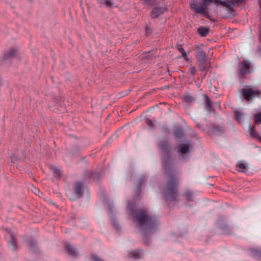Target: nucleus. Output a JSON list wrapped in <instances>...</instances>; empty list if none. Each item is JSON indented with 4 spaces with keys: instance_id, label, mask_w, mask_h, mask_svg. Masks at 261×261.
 Wrapping results in <instances>:
<instances>
[{
    "instance_id": "obj_33",
    "label": "nucleus",
    "mask_w": 261,
    "mask_h": 261,
    "mask_svg": "<svg viewBox=\"0 0 261 261\" xmlns=\"http://www.w3.org/2000/svg\"><path fill=\"white\" fill-rule=\"evenodd\" d=\"M258 51L261 54V46L258 47Z\"/></svg>"
},
{
    "instance_id": "obj_25",
    "label": "nucleus",
    "mask_w": 261,
    "mask_h": 261,
    "mask_svg": "<svg viewBox=\"0 0 261 261\" xmlns=\"http://www.w3.org/2000/svg\"><path fill=\"white\" fill-rule=\"evenodd\" d=\"M103 2L106 6L112 7L113 3L111 0H103L101 3Z\"/></svg>"
},
{
    "instance_id": "obj_17",
    "label": "nucleus",
    "mask_w": 261,
    "mask_h": 261,
    "mask_svg": "<svg viewBox=\"0 0 261 261\" xmlns=\"http://www.w3.org/2000/svg\"><path fill=\"white\" fill-rule=\"evenodd\" d=\"M198 32L200 36L204 37L208 33L209 30L207 28L201 27L198 29Z\"/></svg>"
},
{
    "instance_id": "obj_18",
    "label": "nucleus",
    "mask_w": 261,
    "mask_h": 261,
    "mask_svg": "<svg viewBox=\"0 0 261 261\" xmlns=\"http://www.w3.org/2000/svg\"><path fill=\"white\" fill-rule=\"evenodd\" d=\"M236 167L237 170L240 172H244L246 169V165L243 163H238Z\"/></svg>"
},
{
    "instance_id": "obj_8",
    "label": "nucleus",
    "mask_w": 261,
    "mask_h": 261,
    "mask_svg": "<svg viewBox=\"0 0 261 261\" xmlns=\"http://www.w3.org/2000/svg\"><path fill=\"white\" fill-rule=\"evenodd\" d=\"M18 49L15 48H11L6 51L4 55L5 59H12L17 57Z\"/></svg>"
},
{
    "instance_id": "obj_14",
    "label": "nucleus",
    "mask_w": 261,
    "mask_h": 261,
    "mask_svg": "<svg viewBox=\"0 0 261 261\" xmlns=\"http://www.w3.org/2000/svg\"><path fill=\"white\" fill-rule=\"evenodd\" d=\"M249 134L252 138L258 139L261 142V136L257 134L254 125L250 129Z\"/></svg>"
},
{
    "instance_id": "obj_40",
    "label": "nucleus",
    "mask_w": 261,
    "mask_h": 261,
    "mask_svg": "<svg viewBox=\"0 0 261 261\" xmlns=\"http://www.w3.org/2000/svg\"><path fill=\"white\" fill-rule=\"evenodd\" d=\"M182 158L183 159H184V158H185V157H184V155H182Z\"/></svg>"
},
{
    "instance_id": "obj_16",
    "label": "nucleus",
    "mask_w": 261,
    "mask_h": 261,
    "mask_svg": "<svg viewBox=\"0 0 261 261\" xmlns=\"http://www.w3.org/2000/svg\"><path fill=\"white\" fill-rule=\"evenodd\" d=\"M49 169L55 177H59L61 176V171L58 167L51 165Z\"/></svg>"
},
{
    "instance_id": "obj_29",
    "label": "nucleus",
    "mask_w": 261,
    "mask_h": 261,
    "mask_svg": "<svg viewBox=\"0 0 261 261\" xmlns=\"http://www.w3.org/2000/svg\"><path fill=\"white\" fill-rule=\"evenodd\" d=\"M190 72L192 74H195V73L196 72V69L195 67H191L190 68Z\"/></svg>"
},
{
    "instance_id": "obj_38",
    "label": "nucleus",
    "mask_w": 261,
    "mask_h": 261,
    "mask_svg": "<svg viewBox=\"0 0 261 261\" xmlns=\"http://www.w3.org/2000/svg\"><path fill=\"white\" fill-rule=\"evenodd\" d=\"M144 1L145 2H149V0H144Z\"/></svg>"
},
{
    "instance_id": "obj_5",
    "label": "nucleus",
    "mask_w": 261,
    "mask_h": 261,
    "mask_svg": "<svg viewBox=\"0 0 261 261\" xmlns=\"http://www.w3.org/2000/svg\"><path fill=\"white\" fill-rule=\"evenodd\" d=\"M197 59L199 63V66L201 70L206 69L205 65L206 55L202 51H198L197 53Z\"/></svg>"
},
{
    "instance_id": "obj_27",
    "label": "nucleus",
    "mask_w": 261,
    "mask_h": 261,
    "mask_svg": "<svg viewBox=\"0 0 261 261\" xmlns=\"http://www.w3.org/2000/svg\"><path fill=\"white\" fill-rule=\"evenodd\" d=\"M192 193L190 192H188L186 193V197L188 200L192 201L193 200V199L192 198Z\"/></svg>"
},
{
    "instance_id": "obj_2",
    "label": "nucleus",
    "mask_w": 261,
    "mask_h": 261,
    "mask_svg": "<svg viewBox=\"0 0 261 261\" xmlns=\"http://www.w3.org/2000/svg\"><path fill=\"white\" fill-rule=\"evenodd\" d=\"M126 210L132 217L137 228L141 231L145 242L147 237L156 230L158 224L155 218L149 215L144 211L136 210L135 204L134 203L129 202L126 206Z\"/></svg>"
},
{
    "instance_id": "obj_37",
    "label": "nucleus",
    "mask_w": 261,
    "mask_h": 261,
    "mask_svg": "<svg viewBox=\"0 0 261 261\" xmlns=\"http://www.w3.org/2000/svg\"><path fill=\"white\" fill-rule=\"evenodd\" d=\"M236 1L237 2H241V1H243V0H236Z\"/></svg>"
},
{
    "instance_id": "obj_28",
    "label": "nucleus",
    "mask_w": 261,
    "mask_h": 261,
    "mask_svg": "<svg viewBox=\"0 0 261 261\" xmlns=\"http://www.w3.org/2000/svg\"><path fill=\"white\" fill-rule=\"evenodd\" d=\"M146 123H147V125L150 126H153V123L151 121V120L150 119H146Z\"/></svg>"
},
{
    "instance_id": "obj_11",
    "label": "nucleus",
    "mask_w": 261,
    "mask_h": 261,
    "mask_svg": "<svg viewBox=\"0 0 261 261\" xmlns=\"http://www.w3.org/2000/svg\"><path fill=\"white\" fill-rule=\"evenodd\" d=\"M83 185L80 182L75 183L74 185V191L78 198L81 197L82 195Z\"/></svg>"
},
{
    "instance_id": "obj_3",
    "label": "nucleus",
    "mask_w": 261,
    "mask_h": 261,
    "mask_svg": "<svg viewBox=\"0 0 261 261\" xmlns=\"http://www.w3.org/2000/svg\"><path fill=\"white\" fill-rule=\"evenodd\" d=\"M214 3L216 4H220L221 6L230 8L233 5L232 1H223L222 0H202L201 3H198L192 2L191 7L192 10L197 13L205 15L206 14L207 7L211 3Z\"/></svg>"
},
{
    "instance_id": "obj_1",
    "label": "nucleus",
    "mask_w": 261,
    "mask_h": 261,
    "mask_svg": "<svg viewBox=\"0 0 261 261\" xmlns=\"http://www.w3.org/2000/svg\"><path fill=\"white\" fill-rule=\"evenodd\" d=\"M161 150L164 153L163 161V168L165 171L168 180L165 192V197L167 201H173L176 200L178 196L177 185L178 179L173 169V165L168 154V146L166 141L159 143Z\"/></svg>"
},
{
    "instance_id": "obj_30",
    "label": "nucleus",
    "mask_w": 261,
    "mask_h": 261,
    "mask_svg": "<svg viewBox=\"0 0 261 261\" xmlns=\"http://www.w3.org/2000/svg\"><path fill=\"white\" fill-rule=\"evenodd\" d=\"M108 207L109 208L110 213H112V205L110 203H109L108 204Z\"/></svg>"
},
{
    "instance_id": "obj_35",
    "label": "nucleus",
    "mask_w": 261,
    "mask_h": 261,
    "mask_svg": "<svg viewBox=\"0 0 261 261\" xmlns=\"http://www.w3.org/2000/svg\"><path fill=\"white\" fill-rule=\"evenodd\" d=\"M99 3H101V2L103 1V0H97Z\"/></svg>"
},
{
    "instance_id": "obj_7",
    "label": "nucleus",
    "mask_w": 261,
    "mask_h": 261,
    "mask_svg": "<svg viewBox=\"0 0 261 261\" xmlns=\"http://www.w3.org/2000/svg\"><path fill=\"white\" fill-rule=\"evenodd\" d=\"M251 63L247 60L244 61L240 64V73L242 75H244L250 72Z\"/></svg>"
},
{
    "instance_id": "obj_19",
    "label": "nucleus",
    "mask_w": 261,
    "mask_h": 261,
    "mask_svg": "<svg viewBox=\"0 0 261 261\" xmlns=\"http://www.w3.org/2000/svg\"><path fill=\"white\" fill-rule=\"evenodd\" d=\"M177 48L178 50L181 53V55L184 58V59L187 61H189V59L187 57V53L185 52V50L182 47V46L181 45H179V46H178Z\"/></svg>"
},
{
    "instance_id": "obj_23",
    "label": "nucleus",
    "mask_w": 261,
    "mask_h": 261,
    "mask_svg": "<svg viewBox=\"0 0 261 261\" xmlns=\"http://www.w3.org/2000/svg\"><path fill=\"white\" fill-rule=\"evenodd\" d=\"M90 261H103L100 257L96 254H92L90 258Z\"/></svg>"
},
{
    "instance_id": "obj_9",
    "label": "nucleus",
    "mask_w": 261,
    "mask_h": 261,
    "mask_svg": "<svg viewBox=\"0 0 261 261\" xmlns=\"http://www.w3.org/2000/svg\"><path fill=\"white\" fill-rule=\"evenodd\" d=\"M166 10L164 7H154L151 12L150 15L153 18H155L162 14Z\"/></svg>"
},
{
    "instance_id": "obj_36",
    "label": "nucleus",
    "mask_w": 261,
    "mask_h": 261,
    "mask_svg": "<svg viewBox=\"0 0 261 261\" xmlns=\"http://www.w3.org/2000/svg\"><path fill=\"white\" fill-rule=\"evenodd\" d=\"M12 161L13 162H14V163L15 162V160H14L13 158H12Z\"/></svg>"
},
{
    "instance_id": "obj_34",
    "label": "nucleus",
    "mask_w": 261,
    "mask_h": 261,
    "mask_svg": "<svg viewBox=\"0 0 261 261\" xmlns=\"http://www.w3.org/2000/svg\"><path fill=\"white\" fill-rule=\"evenodd\" d=\"M149 28L148 27L146 28V33H148L149 32Z\"/></svg>"
},
{
    "instance_id": "obj_21",
    "label": "nucleus",
    "mask_w": 261,
    "mask_h": 261,
    "mask_svg": "<svg viewBox=\"0 0 261 261\" xmlns=\"http://www.w3.org/2000/svg\"><path fill=\"white\" fill-rule=\"evenodd\" d=\"M174 135L176 138H181L183 136V133L180 128H177L174 131Z\"/></svg>"
},
{
    "instance_id": "obj_15",
    "label": "nucleus",
    "mask_w": 261,
    "mask_h": 261,
    "mask_svg": "<svg viewBox=\"0 0 261 261\" xmlns=\"http://www.w3.org/2000/svg\"><path fill=\"white\" fill-rule=\"evenodd\" d=\"M129 255L130 257H132L134 259H138L142 256L143 252L142 250L132 251L129 253Z\"/></svg>"
},
{
    "instance_id": "obj_20",
    "label": "nucleus",
    "mask_w": 261,
    "mask_h": 261,
    "mask_svg": "<svg viewBox=\"0 0 261 261\" xmlns=\"http://www.w3.org/2000/svg\"><path fill=\"white\" fill-rule=\"evenodd\" d=\"M254 123L255 124L261 123V112H259L254 115Z\"/></svg>"
},
{
    "instance_id": "obj_10",
    "label": "nucleus",
    "mask_w": 261,
    "mask_h": 261,
    "mask_svg": "<svg viewBox=\"0 0 261 261\" xmlns=\"http://www.w3.org/2000/svg\"><path fill=\"white\" fill-rule=\"evenodd\" d=\"M249 253L250 256L255 258H259L261 257V248H251L249 249Z\"/></svg>"
},
{
    "instance_id": "obj_13",
    "label": "nucleus",
    "mask_w": 261,
    "mask_h": 261,
    "mask_svg": "<svg viewBox=\"0 0 261 261\" xmlns=\"http://www.w3.org/2000/svg\"><path fill=\"white\" fill-rule=\"evenodd\" d=\"M189 144L181 143L179 144L178 146V151L182 153H186L188 151Z\"/></svg>"
},
{
    "instance_id": "obj_4",
    "label": "nucleus",
    "mask_w": 261,
    "mask_h": 261,
    "mask_svg": "<svg viewBox=\"0 0 261 261\" xmlns=\"http://www.w3.org/2000/svg\"><path fill=\"white\" fill-rule=\"evenodd\" d=\"M241 94L246 100L249 101L252 98L258 96L259 92L256 90L246 88L242 89Z\"/></svg>"
},
{
    "instance_id": "obj_39",
    "label": "nucleus",
    "mask_w": 261,
    "mask_h": 261,
    "mask_svg": "<svg viewBox=\"0 0 261 261\" xmlns=\"http://www.w3.org/2000/svg\"><path fill=\"white\" fill-rule=\"evenodd\" d=\"M188 98H189V97H186V100H187V101H188V100H189Z\"/></svg>"
},
{
    "instance_id": "obj_24",
    "label": "nucleus",
    "mask_w": 261,
    "mask_h": 261,
    "mask_svg": "<svg viewBox=\"0 0 261 261\" xmlns=\"http://www.w3.org/2000/svg\"><path fill=\"white\" fill-rule=\"evenodd\" d=\"M111 221H112V225L113 226V227L115 228V229L117 231H118L120 229V228H119L118 222L115 220H114L113 218H112Z\"/></svg>"
},
{
    "instance_id": "obj_32",
    "label": "nucleus",
    "mask_w": 261,
    "mask_h": 261,
    "mask_svg": "<svg viewBox=\"0 0 261 261\" xmlns=\"http://www.w3.org/2000/svg\"><path fill=\"white\" fill-rule=\"evenodd\" d=\"M197 126L198 127H199V128H200L202 129V126H201V125H200V124H197Z\"/></svg>"
},
{
    "instance_id": "obj_26",
    "label": "nucleus",
    "mask_w": 261,
    "mask_h": 261,
    "mask_svg": "<svg viewBox=\"0 0 261 261\" xmlns=\"http://www.w3.org/2000/svg\"><path fill=\"white\" fill-rule=\"evenodd\" d=\"M236 118L239 122H241V114L239 112H236Z\"/></svg>"
},
{
    "instance_id": "obj_12",
    "label": "nucleus",
    "mask_w": 261,
    "mask_h": 261,
    "mask_svg": "<svg viewBox=\"0 0 261 261\" xmlns=\"http://www.w3.org/2000/svg\"><path fill=\"white\" fill-rule=\"evenodd\" d=\"M65 247L70 255L72 256H76L77 255L76 249L70 244H66Z\"/></svg>"
},
{
    "instance_id": "obj_31",
    "label": "nucleus",
    "mask_w": 261,
    "mask_h": 261,
    "mask_svg": "<svg viewBox=\"0 0 261 261\" xmlns=\"http://www.w3.org/2000/svg\"><path fill=\"white\" fill-rule=\"evenodd\" d=\"M142 179H141V181H140V182H139V185H138V186H139V188H139V190H140V188L141 185V184H142Z\"/></svg>"
},
{
    "instance_id": "obj_6",
    "label": "nucleus",
    "mask_w": 261,
    "mask_h": 261,
    "mask_svg": "<svg viewBox=\"0 0 261 261\" xmlns=\"http://www.w3.org/2000/svg\"><path fill=\"white\" fill-rule=\"evenodd\" d=\"M5 238L9 243V245L12 249H14L16 247V242L15 238L11 231L7 230L6 231Z\"/></svg>"
},
{
    "instance_id": "obj_22",
    "label": "nucleus",
    "mask_w": 261,
    "mask_h": 261,
    "mask_svg": "<svg viewBox=\"0 0 261 261\" xmlns=\"http://www.w3.org/2000/svg\"><path fill=\"white\" fill-rule=\"evenodd\" d=\"M205 106H206V108L208 111L211 110L212 107V105L211 103V101L208 97H206V98L205 99Z\"/></svg>"
}]
</instances>
